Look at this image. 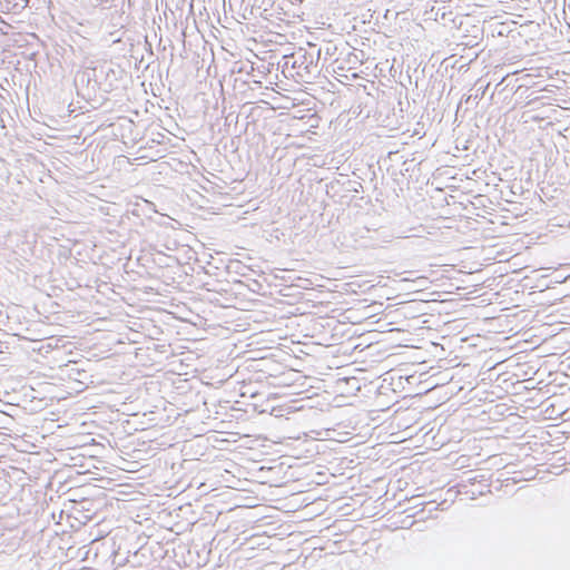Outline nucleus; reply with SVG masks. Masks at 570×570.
<instances>
[{"mask_svg": "<svg viewBox=\"0 0 570 570\" xmlns=\"http://www.w3.org/2000/svg\"><path fill=\"white\" fill-rule=\"evenodd\" d=\"M124 70L111 61L97 60L85 66L78 71L75 78L77 86L86 90L87 95L96 94L98 90L110 92L122 78Z\"/></svg>", "mask_w": 570, "mask_h": 570, "instance_id": "nucleus-1", "label": "nucleus"}, {"mask_svg": "<svg viewBox=\"0 0 570 570\" xmlns=\"http://www.w3.org/2000/svg\"><path fill=\"white\" fill-rule=\"evenodd\" d=\"M325 441L324 435H316L315 433L303 432L297 435H283L279 438V444L284 445L288 451H292L297 458L305 456L312 458L324 451L322 442Z\"/></svg>", "mask_w": 570, "mask_h": 570, "instance_id": "nucleus-2", "label": "nucleus"}, {"mask_svg": "<svg viewBox=\"0 0 570 570\" xmlns=\"http://www.w3.org/2000/svg\"><path fill=\"white\" fill-rule=\"evenodd\" d=\"M194 436L199 438L200 435L196 434ZM202 436L205 439L207 446L222 451H237L243 434L230 430H209L208 433Z\"/></svg>", "mask_w": 570, "mask_h": 570, "instance_id": "nucleus-3", "label": "nucleus"}, {"mask_svg": "<svg viewBox=\"0 0 570 570\" xmlns=\"http://www.w3.org/2000/svg\"><path fill=\"white\" fill-rule=\"evenodd\" d=\"M275 444H279V441L259 434H243L239 440V450L249 451V458L256 460V456L269 454Z\"/></svg>", "mask_w": 570, "mask_h": 570, "instance_id": "nucleus-4", "label": "nucleus"}, {"mask_svg": "<svg viewBox=\"0 0 570 570\" xmlns=\"http://www.w3.org/2000/svg\"><path fill=\"white\" fill-rule=\"evenodd\" d=\"M49 435L42 434V435H32L23 433L20 440H17L18 443L13 446L18 449L21 452H32L35 449H43L45 446H52L58 451H62L63 448L70 449L78 446L72 441L68 440L62 444H53L51 440H47Z\"/></svg>", "mask_w": 570, "mask_h": 570, "instance_id": "nucleus-5", "label": "nucleus"}, {"mask_svg": "<svg viewBox=\"0 0 570 570\" xmlns=\"http://www.w3.org/2000/svg\"><path fill=\"white\" fill-rule=\"evenodd\" d=\"M285 66L291 63L293 69H296L297 76L304 77H314L317 72V65L314 63L313 56L306 52L298 53L292 57H285Z\"/></svg>", "mask_w": 570, "mask_h": 570, "instance_id": "nucleus-6", "label": "nucleus"}, {"mask_svg": "<svg viewBox=\"0 0 570 570\" xmlns=\"http://www.w3.org/2000/svg\"><path fill=\"white\" fill-rule=\"evenodd\" d=\"M311 432L315 433L316 435H324L325 441H336L340 443L352 442L351 446L358 445L360 443H362V441L358 439L370 435V430H365V433L363 435L353 434L351 431L347 430H311Z\"/></svg>", "mask_w": 570, "mask_h": 570, "instance_id": "nucleus-7", "label": "nucleus"}, {"mask_svg": "<svg viewBox=\"0 0 570 570\" xmlns=\"http://www.w3.org/2000/svg\"><path fill=\"white\" fill-rule=\"evenodd\" d=\"M450 430H426L423 434V443L428 450H439L451 442Z\"/></svg>", "mask_w": 570, "mask_h": 570, "instance_id": "nucleus-8", "label": "nucleus"}, {"mask_svg": "<svg viewBox=\"0 0 570 570\" xmlns=\"http://www.w3.org/2000/svg\"><path fill=\"white\" fill-rule=\"evenodd\" d=\"M247 268V266L243 265L239 261L232 262L228 265V271H234L236 274H240L245 276V273L243 269Z\"/></svg>", "mask_w": 570, "mask_h": 570, "instance_id": "nucleus-9", "label": "nucleus"}, {"mask_svg": "<svg viewBox=\"0 0 570 570\" xmlns=\"http://www.w3.org/2000/svg\"><path fill=\"white\" fill-rule=\"evenodd\" d=\"M400 432H396V433H391L389 435V438L391 439L390 442L391 443H397V442H404V441H407V440H412L413 439V435L412 434H409L407 436H403L402 439L400 438Z\"/></svg>", "mask_w": 570, "mask_h": 570, "instance_id": "nucleus-10", "label": "nucleus"}, {"mask_svg": "<svg viewBox=\"0 0 570 570\" xmlns=\"http://www.w3.org/2000/svg\"><path fill=\"white\" fill-rule=\"evenodd\" d=\"M154 442H156L158 448H163V449L171 448L174 445L173 442H168L167 440H160V441L155 440Z\"/></svg>", "mask_w": 570, "mask_h": 570, "instance_id": "nucleus-11", "label": "nucleus"}, {"mask_svg": "<svg viewBox=\"0 0 570 570\" xmlns=\"http://www.w3.org/2000/svg\"><path fill=\"white\" fill-rule=\"evenodd\" d=\"M542 435L540 436V439L547 443L551 442V434L549 432V430H542L541 431Z\"/></svg>", "mask_w": 570, "mask_h": 570, "instance_id": "nucleus-12", "label": "nucleus"}, {"mask_svg": "<svg viewBox=\"0 0 570 570\" xmlns=\"http://www.w3.org/2000/svg\"><path fill=\"white\" fill-rule=\"evenodd\" d=\"M557 432L560 434V436L556 438V441H558V444H560L561 439L569 438V432L566 430H558Z\"/></svg>", "mask_w": 570, "mask_h": 570, "instance_id": "nucleus-13", "label": "nucleus"}, {"mask_svg": "<svg viewBox=\"0 0 570 570\" xmlns=\"http://www.w3.org/2000/svg\"><path fill=\"white\" fill-rule=\"evenodd\" d=\"M425 504H426V505H433V507L429 510V512H430V513H431L432 511H434V510H438V505L435 504V502H434V501L428 502V503H425Z\"/></svg>", "mask_w": 570, "mask_h": 570, "instance_id": "nucleus-14", "label": "nucleus"}, {"mask_svg": "<svg viewBox=\"0 0 570 570\" xmlns=\"http://www.w3.org/2000/svg\"><path fill=\"white\" fill-rule=\"evenodd\" d=\"M485 89H487V87H485L484 89H482V90H481V92H478V94L475 95V99H480V98H482V97H483V95H484V92H485Z\"/></svg>", "mask_w": 570, "mask_h": 570, "instance_id": "nucleus-15", "label": "nucleus"}, {"mask_svg": "<svg viewBox=\"0 0 570 570\" xmlns=\"http://www.w3.org/2000/svg\"><path fill=\"white\" fill-rule=\"evenodd\" d=\"M485 89H487V87H485L484 89H482V90H481V92H478V94L475 95V99H480V98H482V97H483V95H484V92H485Z\"/></svg>", "mask_w": 570, "mask_h": 570, "instance_id": "nucleus-16", "label": "nucleus"}, {"mask_svg": "<svg viewBox=\"0 0 570 570\" xmlns=\"http://www.w3.org/2000/svg\"><path fill=\"white\" fill-rule=\"evenodd\" d=\"M556 426H557V424H548L547 425V428H549V429H552V428H556Z\"/></svg>", "mask_w": 570, "mask_h": 570, "instance_id": "nucleus-17", "label": "nucleus"}, {"mask_svg": "<svg viewBox=\"0 0 570 570\" xmlns=\"http://www.w3.org/2000/svg\"><path fill=\"white\" fill-rule=\"evenodd\" d=\"M56 428L61 429V428H63V425L62 424H58Z\"/></svg>", "mask_w": 570, "mask_h": 570, "instance_id": "nucleus-18", "label": "nucleus"}]
</instances>
